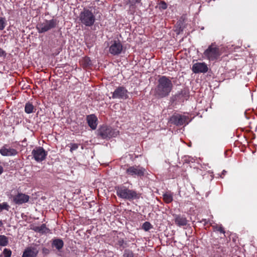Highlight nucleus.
Listing matches in <instances>:
<instances>
[{
    "mask_svg": "<svg viewBox=\"0 0 257 257\" xmlns=\"http://www.w3.org/2000/svg\"><path fill=\"white\" fill-rule=\"evenodd\" d=\"M173 88L171 80L165 76H161L158 80V85L155 89L154 95L157 98L168 96Z\"/></svg>",
    "mask_w": 257,
    "mask_h": 257,
    "instance_id": "f257e3e1",
    "label": "nucleus"
},
{
    "mask_svg": "<svg viewBox=\"0 0 257 257\" xmlns=\"http://www.w3.org/2000/svg\"><path fill=\"white\" fill-rule=\"evenodd\" d=\"M115 189L117 195L120 198L131 201L140 198V194L135 190H130L125 186H117Z\"/></svg>",
    "mask_w": 257,
    "mask_h": 257,
    "instance_id": "f03ea898",
    "label": "nucleus"
},
{
    "mask_svg": "<svg viewBox=\"0 0 257 257\" xmlns=\"http://www.w3.org/2000/svg\"><path fill=\"white\" fill-rule=\"evenodd\" d=\"M79 18L81 23L86 27L93 26L96 20L94 13L85 8L80 13Z\"/></svg>",
    "mask_w": 257,
    "mask_h": 257,
    "instance_id": "7ed1b4c3",
    "label": "nucleus"
},
{
    "mask_svg": "<svg viewBox=\"0 0 257 257\" xmlns=\"http://www.w3.org/2000/svg\"><path fill=\"white\" fill-rule=\"evenodd\" d=\"M97 135L102 139H109L116 137L119 134V131L111 127L103 125L97 130Z\"/></svg>",
    "mask_w": 257,
    "mask_h": 257,
    "instance_id": "20e7f679",
    "label": "nucleus"
},
{
    "mask_svg": "<svg viewBox=\"0 0 257 257\" xmlns=\"http://www.w3.org/2000/svg\"><path fill=\"white\" fill-rule=\"evenodd\" d=\"M203 55L209 61H214L218 59L220 55L219 49L215 43H212L205 50Z\"/></svg>",
    "mask_w": 257,
    "mask_h": 257,
    "instance_id": "39448f33",
    "label": "nucleus"
},
{
    "mask_svg": "<svg viewBox=\"0 0 257 257\" xmlns=\"http://www.w3.org/2000/svg\"><path fill=\"white\" fill-rule=\"evenodd\" d=\"M56 25L57 21L56 20H45L43 22L39 23L36 26V29L39 33H44L55 28Z\"/></svg>",
    "mask_w": 257,
    "mask_h": 257,
    "instance_id": "423d86ee",
    "label": "nucleus"
},
{
    "mask_svg": "<svg viewBox=\"0 0 257 257\" xmlns=\"http://www.w3.org/2000/svg\"><path fill=\"white\" fill-rule=\"evenodd\" d=\"M146 172V169L139 165L130 166L126 170V173L127 175L132 176H137L140 177H143Z\"/></svg>",
    "mask_w": 257,
    "mask_h": 257,
    "instance_id": "0eeeda50",
    "label": "nucleus"
},
{
    "mask_svg": "<svg viewBox=\"0 0 257 257\" xmlns=\"http://www.w3.org/2000/svg\"><path fill=\"white\" fill-rule=\"evenodd\" d=\"M34 159L38 162L44 160L47 155V152L41 147L35 148L32 152Z\"/></svg>",
    "mask_w": 257,
    "mask_h": 257,
    "instance_id": "6e6552de",
    "label": "nucleus"
},
{
    "mask_svg": "<svg viewBox=\"0 0 257 257\" xmlns=\"http://www.w3.org/2000/svg\"><path fill=\"white\" fill-rule=\"evenodd\" d=\"M188 117L179 114L173 115L170 118V122L177 126H181L188 124Z\"/></svg>",
    "mask_w": 257,
    "mask_h": 257,
    "instance_id": "1a4fd4ad",
    "label": "nucleus"
},
{
    "mask_svg": "<svg viewBox=\"0 0 257 257\" xmlns=\"http://www.w3.org/2000/svg\"><path fill=\"white\" fill-rule=\"evenodd\" d=\"M128 97V91L125 87L122 86L118 87L112 93V98L113 99H126Z\"/></svg>",
    "mask_w": 257,
    "mask_h": 257,
    "instance_id": "9d476101",
    "label": "nucleus"
},
{
    "mask_svg": "<svg viewBox=\"0 0 257 257\" xmlns=\"http://www.w3.org/2000/svg\"><path fill=\"white\" fill-rule=\"evenodd\" d=\"M122 48V45L119 40H114L111 42L109 51L113 55H118L121 53Z\"/></svg>",
    "mask_w": 257,
    "mask_h": 257,
    "instance_id": "9b49d317",
    "label": "nucleus"
},
{
    "mask_svg": "<svg viewBox=\"0 0 257 257\" xmlns=\"http://www.w3.org/2000/svg\"><path fill=\"white\" fill-rule=\"evenodd\" d=\"M192 71L195 73H205L208 70L207 65L204 62H197L192 67Z\"/></svg>",
    "mask_w": 257,
    "mask_h": 257,
    "instance_id": "f8f14e48",
    "label": "nucleus"
},
{
    "mask_svg": "<svg viewBox=\"0 0 257 257\" xmlns=\"http://www.w3.org/2000/svg\"><path fill=\"white\" fill-rule=\"evenodd\" d=\"M18 153L16 149L11 148L8 145H5L0 149V154L3 156H14Z\"/></svg>",
    "mask_w": 257,
    "mask_h": 257,
    "instance_id": "ddd939ff",
    "label": "nucleus"
},
{
    "mask_svg": "<svg viewBox=\"0 0 257 257\" xmlns=\"http://www.w3.org/2000/svg\"><path fill=\"white\" fill-rule=\"evenodd\" d=\"M29 198V195L22 193H18L13 197V201L15 204L20 205L28 202Z\"/></svg>",
    "mask_w": 257,
    "mask_h": 257,
    "instance_id": "4468645a",
    "label": "nucleus"
},
{
    "mask_svg": "<svg viewBox=\"0 0 257 257\" xmlns=\"http://www.w3.org/2000/svg\"><path fill=\"white\" fill-rule=\"evenodd\" d=\"M37 247L35 245L27 247L24 251L22 257H36L39 252Z\"/></svg>",
    "mask_w": 257,
    "mask_h": 257,
    "instance_id": "2eb2a0df",
    "label": "nucleus"
},
{
    "mask_svg": "<svg viewBox=\"0 0 257 257\" xmlns=\"http://www.w3.org/2000/svg\"><path fill=\"white\" fill-rule=\"evenodd\" d=\"M175 224L179 226H183L187 225V220L185 217L181 215H174Z\"/></svg>",
    "mask_w": 257,
    "mask_h": 257,
    "instance_id": "dca6fc26",
    "label": "nucleus"
},
{
    "mask_svg": "<svg viewBox=\"0 0 257 257\" xmlns=\"http://www.w3.org/2000/svg\"><path fill=\"white\" fill-rule=\"evenodd\" d=\"M87 121L88 125L92 129L95 130L97 127V118L94 114L88 115L87 116Z\"/></svg>",
    "mask_w": 257,
    "mask_h": 257,
    "instance_id": "f3484780",
    "label": "nucleus"
},
{
    "mask_svg": "<svg viewBox=\"0 0 257 257\" xmlns=\"http://www.w3.org/2000/svg\"><path fill=\"white\" fill-rule=\"evenodd\" d=\"M64 246V242L60 238H55L52 241V246L60 251Z\"/></svg>",
    "mask_w": 257,
    "mask_h": 257,
    "instance_id": "a211bd4d",
    "label": "nucleus"
},
{
    "mask_svg": "<svg viewBox=\"0 0 257 257\" xmlns=\"http://www.w3.org/2000/svg\"><path fill=\"white\" fill-rule=\"evenodd\" d=\"M34 230L41 233H47L49 230L45 224H42L41 226L35 227Z\"/></svg>",
    "mask_w": 257,
    "mask_h": 257,
    "instance_id": "6ab92c4d",
    "label": "nucleus"
},
{
    "mask_svg": "<svg viewBox=\"0 0 257 257\" xmlns=\"http://www.w3.org/2000/svg\"><path fill=\"white\" fill-rule=\"evenodd\" d=\"M115 245L123 248L128 246L127 243L123 238H118Z\"/></svg>",
    "mask_w": 257,
    "mask_h": 257,
    "instance_id": "aec40b11",
    "label": "nucleus"
},
{
    "mask_svg": "<svg viewBox=\"0 0 257 257\" xmlns=\"http://www.w3.org/2000/svg\"><path fill=\"white\" fill-rule=\"evenodd\" d=\"M163 200L166 203H169L173 201V195L171 193L167 192L163 195Z\"/></svg>",
    "mask_w": 257,
    "mask_h": 257,
    "instance_id": "412c9836",
    "label": "nucleus"
},
{
    "mask_svg": "<svg viewBox=\"0 0 257 257\" xmlns=\"http://www.w3.org/2000/svg\"><path fill=\"white\" fill-rule=\"evenodd\" d=\"M34 109V107L32 103L30 102H27L26 103L25 107V111L27 113L29 114L33 112Z\"/></svg>",
    "mask_w": 257,
    "mask_h": 257,
    "instance_id": "4be33fe9",
    "label": "nucleus"
},
{
    "mask_svg": "<svg viewBox=\"0 0 257 257\" xmlns=\"http://www.w3.org/2000/svg\"><path fill=\"white\" fill-rule=\"evenodd\" d=\"M8 238L4 235H0V246H5L8 244Z\"/></svg>",
    "mask_w": 257,
    "mask_h": 257,
    "instance_id": "5701e85b",
    "label": "nucleus"
},
{
    "mask_svg": "<svg viewBox=\"0 0 257 257\" xmlns=\"http://www.w3.org/2000/svg\"><path fill=\"white\" fill-rule=\"evenodd\" d=\"M123 257H137V254L134 253V252L129 249H126L124 251L123 254Z\"/></svg>",
    "mask_w": 257,
    "mask_h": 257,
    "instance_id": "b1692460",
    "label": "nucleus"
},
{
    "mask_svg": "<svg viewBox=\"0 0 257 257\" xmlns=\"http://www.w3.org/2000/svg\"><path fill=\"white\" fill-rule=\"evenodd\" d=\"M153 228L152 225L148 221L144 222L142 225V228L145 231H149Z\"/></svg>",
    "mask_w": 257,
    "mask_h": 257,
    "instance_id": "393cba45",
    "label": "nucleus"
},
{
    "mask_svg": "<svg viewBox=\"0 0 257 257\" xmlns=\"http://www.w3.org/2000/svg\"><path fill=\"white\" fill-rule=\"evenodd\" d=\"M7 25V21L5 18L0 17V30H3Z\"/></svg>",
    "mask_w": 257,
    "mask_h": 257,
    "instance_id": "a878e982",
    "label": "nucleus"
},
{
    "mask_svg": "<svg viewBox=\"0 0 257 257\" xmlns=\"http://www.w3.org/2000/svg\"><path fill=\"white\" fill-rule=\"evenodd\" d=\"M10 208V206L7 202H4L2 204L0 203V213L3 210H6L8 211Z\"/></svg>",
    "mask_w": 257,
    "mask_h": 257,
    "instance_id": "bb28decb",
    "label": "nucleus"
},
{
    "mask_svg": "<svg viewBox=\"0 0 257 257\" xmlns=\"http://www.w3.org/2000/svg\"><path fill=\"white\" fill-rule=\"evenodd\" d=\"M3 253L4 257H11L12 255V251L8 248H5Z\"/></svg>",
    "mask_w": 257,
    "mask_h": 257,
    "instance_id": "cd10ccee",
    "label": "nucleus"
},
{
    "mask_svg": "<svg viewBox=\"0 0 257 257\" xmlns=\"http://www.w3.org/2000/svg\"><path fill=\"white\" fill-rule=\"evenodd\" d=\"M159 8L162 10H166L167 8V5L164 1H161L159 4Z\"/></svg>",
    "mask_w": 257,
    "mask_h": 257,
    "instance_id": "c85d7f7f",
    "label": "nucleus"
},
{
    "mask_svg": "<svg viewBox=\"0 0 257 257\" xmlns=\"http://www.w3.org/2000/svg\"><path fill=\"white\" fill-rule=\"evenodd\" d=\"M128 3L132 6L136 5L137 4L140 3L141 0H128Z\"/></svg>",
    "mask_w": 257,
    "mask_h": 257,
    "instance_id": "c756f323",
    "label": "nucleus"
},
{
    "mask_svg": "<svg viewBox=\"0 0 257 257\" xmlns=\"http://www.w3.org/2000/svg\"><path fill=\"white\" fill-rule=\"evenodd\" d=\"M70 152H72L73 151L77 150L78 148V145L77 144H70Z\"/></svg>",
    "mask_w": 257,
    "mask_h": 257,
    "instance_id": "7c9ffc66",
    "label": "nucleus"
},
{
    "mask_svg": "<svg viewBox=\"0 0 257 257\" xmlns=\"http://www.w3.org/2000/svg\"><path fill=\"white\" fill-rule=\"evenodd\" d=\"M214 228H215V229L217 230V231H219L221 233H222L223 234L225 233V231L224 230V228L221 226H217V225H216L215 226H214Z\"/></svg>",
    "mask_w": 257,
    "mask_h": 257,
    "instance_id": "2f4dec72",
    "label": "nucleus"
},
{
    "mask_svg": "<svg viewBox=\"0 0 257 257\" xmlns=\"http://www.w3.org/2000/svg\"><path fill=\"white\" fill-rule=\"evenodd\" d=\"M42 252L43 254H45V255H47V254H48L50 252V250L49 249L47 248H45V247H43V249H42Z\"/></svg>",
    "mask_w": 257,
    "mask_h": 257,
    "instance_id": "473e14b6",
    "label": "nucleus"
},
{
    "mask_svg": "<svg viewBox=\"0 0 257 257\" xmlns=\"http://www.w3.org/2000/svg\"><path fill=\"white\" fill-rule=\"evenodd\" d=\"M84 61L86 65H89L91 64V61L89 58H84Z\"/></svg>",
    "mask_w": 257,
    "mask_h": 257,
    "instance_id": "72a5a7b5",
    "label": "nucleus"
},
{
    "mask_svg": "<svg viewBox=\"0 0 257 257\" xmlns=\"http://www.w3.org/2000/svg\"><path fill=\"white\" fill-rule=\"evenodd\" d=\"M6 53L2 48H0V56H6Z\"/></svg>",
    "mask_w": 257,
    "mask_h": 257,
    "instance_id": "f704fd0d",
    "label": "nucleus"
},
{
    "mask_svg": "<svg viewBox=\"0 0 257 257\" xmlns=\"http://www.w3.org/2000/svg\"><path fill=\"white\" fill-rule=\"evenodd\" d=\"M4 172V168L3 167L0 165V175H1Z\"/></svg>",
    "mask_w": 257,
    "mask_h": 257,
    "instance_id": "c9c22d12",
    "label": "nucleus"
},
{
    "mask_svg": "<svg viewBox=\"0 0 257 257\" xmlns=\"http://www.w3.org/2000/svg\"><path fill=\"white\" fill-rule=\"evenodd\" d=\"M226 173V171L225 170H223L222 172L221 175H220L221 178H223L222 175H224Z\"/></svg>",
    "mask_w": 257,
    "mask_h": 257,
    "instance_id": "e433bc0d",
    "label": "nucleus"
},
{
    "mask_svg": "<svg viewBox=\"0 0 257 257\" xmlns=\"http://www.w3.org/2000/svg\"><path fill=\"white\" fill-rule=\"evenodd\" d=\"M201 222H204V223L206 224L207 223V222L206 221V219H202V220L201 221Z\"/></svg>",
    "mask_w": 257,
    "mask_h": 257,
    "instance_id": "4c0bfd02",
    "label": "nucleus"
},
{
    "mask_svg": "<svg viewBox=\"0 0 257 257\" xmlns=\"http://www.w3.org/2000/svg\"><path fill=\"white\" fill-rule=\"evenodd\" d=\"M181 94H186V91L185 90L181 91Z\"/></svg>",
    "mask_w": 257,
    "mask_h": 257,
    "instance_id": "58836bf2",
    "label": "nucleus"
}]
</instances>
